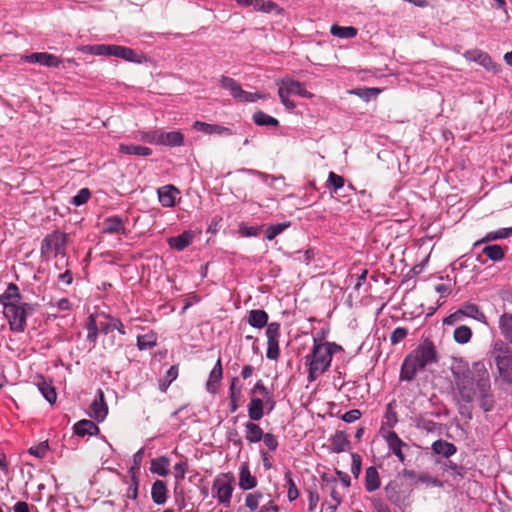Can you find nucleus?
<instances>
[{"label": "nucleus", "instance_id": "1", "mask_svg": "<svg viewBox=\"0 0 512 512\" xmlns=\"http://www.w3.org/2000/svg\"><path fill=\"white\" fill-rule=\"evenodd\" d=\"M451 374L458 403L471 404L477 400L485 412L494 408L490 374L484 362L477 361L469 366L467 362L459 360L452 365Z\"/></svg>", "mask_w": 512, "mask_h": 512}, {"label": "nucleus", "instance_id": "2", "mask_svg": "<svg viewBox=\"0 0 512 512\" xmlns=\"http://www.w3.org/2000/svg\"><path fill=\"white\" fill-rule=\"evenodd\" d=\"M439 360L436 346L430 339L422 340L419 345L404 358L399 378L401 381L414 380L417 373Z\"/></svg>", "mask_w": 512, "mask_h": 512}, {"label": "nucleus", "instance_id": "3", "mask_svg": "<svg viewBox=\"0 0 512 512\" xmlns=\"http://www.w3.org/2000/svg\"><path fill=\"white\" fill-rule=\"evenodd\" d=\"M342 350V347L335 342H323L316 337L313 338V346L304 357V364L307 367L309 383L314 382L330 367L332 357L335 353Z\"/></svg>", "mask_w": 512, "mask_h": 512}, {"label": "nucleus", "instance_id": "4", "mask_svg": "<svg viewBox=\"0 0 512 512\" xmlns=\"http://www.w3.org/2000/svg\"><path fill=\"white\" fill-rule=\"evenodd\" d=\"M268 314L262 309H253L247 316L248 324L256 329L266 328L267 350L266 357L270 360H277L280 355L279 338L281 335L278 322L268 323Z\"/></svg>", "mask_w": 512, "mask_h": 512}, {"label": "nucleus", "instance_id": "5", "mask_svg": "<svg viewBox=\"0 0 512 512\" xmlns=\"http://www.w3.org/2000/svg\"><path fill=\"white\" fill-rule=\"evenodd\" d=\"M498 373L503 381L512 384V351L503 340H496L491 348Z\"/></svg>", "mask_w": 512, "mask_h": 512}, {"label": "nucleus", "instance_id": "6", "mask_svg": "<svg viewBox=\"0 0 512 512\" xmlns=\"http://www.w3.org/2000/svg\"><path fill=\"white\" fill-rule=\"evenodd\" d=\"M235 489V477L232 473H220L217 475L211 486V494L218 504L224 508L231 506L232 496Z\"/></svg>", "mask_w": 512, "mask_h": 512}, {"label": "nucleus", "instance_id": "7", "mask_svg": "<svg viewBox=\"0 0 512 512\" xmlns=\"http://www.w3.org/2000/svg\"><path fill=\"white\" fill-rule=\"evenodd\" d=\"M278 95L281 103L289 110L295 108V103L290 100V95H298L304 98H312L313 94L309 92L305 85L291 78H284L278 82Z\"/></svg>", "mask_w": 512, "mask_h": 512}, {"label": "nucleus", "instance_id": "8", "mask_svg": "<svg viewBox=\"0 0 512 512\" xmlns=\"http://www.w3.org/2000/svg\"><path fill=\"white\" fill-rule=\"evenodd\" d=\"M34 312L33 305L21 303L8 305L4 309V315L8 319L10 329L14 332H23L26 327V318Z\"/></svg>", "mask_w": 512, "mask_h": 512}, {"label": "nucleus", "instance_id": "9", "mask_svg": "<svg viewBox=\"0 0 512 512\" xmlns=\"http://www.w3.org/2000/svg\"><path fill=\"white\" fill-rule=\"evenodd\" d=\"M465 317L472 318L484 325H488L487 317L481 311L479 306L470 302L464 303L458 310L445 317L443 319V324L455 325L462 322Z\"/></svg>", "mask_w": 512, "mask_h": 512}, {"label": "nucleus", "instance_id": "10", "mask_svg": "<svg viewBox=\"0 0 512 512\" xmlns=\"http://www.w3.org/2000/svg\"><path fill=\"white\" fill-rule=\"evenodd\" d=\"M220 85L222 88L229 91L230 95L239 102L253 103L260 99H267L265 94L258 92L252 93L243 90L237 81L228 76H221Z\"/></svg>", "mask_w": 512, "mask_h": 512}, {"label": "nucleus", "instance_id": "11", "mask_svg": "<svg viewBox=\"0 0 512 512\" xmlns=\"http://www.w3.org/2000/svg\"><path fill=\"white\" fill-rule=\"evenodd\" d=\"M20 62L31 64H39L48 68H58L61 64V59L54 54L47 52H35L29 55H19Z\"/></svg>", "mask_w": 512, "mask_h": 512}, {"label": "nucleus", "instance_id": "12", "mask_svg": "<svg viewBox=\"0 0 512 512\" xmlns=\"http://www.w3.org/2000/svg\"><path fill=\"white\" fill-rule=\"evenodd\" d=\"M66 246V234L60 231H54L48 234L42 241V253H62Z\"/></svg>", "mask_w": 512, "mask_h": 512}, {"label": "nucleus", "instance_id": "13", "mask_svg": "<svg viewBox=\"0 0 512 512\" xmlns=\"http://www.w3.org/2000/svg\"><path fill=\"white\" fill-rule=\"evenodd\" d=\"M463 57L470 62H476L487 71L498 73L500 71L499 66L493 62L490 55L480 49H471L463 53Z\"/></svg>", "mask_w": 512, "mask_h": 512}, {"label": "nucleus", "instance_id": "14", "mask_svg": "<svg viewBox=\"0 0 512 512\" xmlns=\"http://www.w3.org/2000/svg\"><path fill=\"white\" fill-rule=\"evenodd\" d=\"M321 480L324 483L322 488L328 491L333 502L330 508L335 511L343 501V494L338 490V480L336 477L327 473L321 475Z\"/></svg>", "mask_w": 512, "mask_h": 512}, {"label": "nucleus", "instance_id": "15", "mask_svg": "<svg viewBox=\"0 0 512 512\" xmlns=\"http://www.w3.org/2000/svg\"><path fill=\"white\" fill-rule=\"evenodd\" d=\"M382 436L387 443L389 450L398 458L401 463H403L405 461V455L402 449L407 447V444L403 442L397 433L393 430H387L383 432Z\"/></svg>", "mask_w": 512, "mask_h": 512}, {"label": "nucleus", "instance_id": "16", "mask_svg": "<svg viewBox=\"0 0 512 512\" xmlns=\"http://www.w3.org/2000/svg\"><path fill=\"white\" fill-rule=\"evenodd\" d=\"M108 414V406L105 402L104 392L101 389L97 390L95 399L90 405V416L96 421H103Z\"/></svg>", "mask_w": 512, "mask_h": 512}, {"label": "nucleus", "instance_id": "17", "mask_svg": "<svg viewBox=\"0 0 512 512\" xmlns=\"http://www.w3.org/2000/svg\"><path fill=\"white\" fill-rule=\"evenodd\" d=\"M111 56L121 58L132 63H142L145 60V56L142 53H138L129 47L120 45H112Z\"/></svg>", "mask_w": 512, "mask_h": 512}, {"label": "nucleus", "instance_id": "18", "mask_svg": "<svg viewBox=\"0 0 512 512\" xmlns=\"http://www.w3.org/2000/svg\"><path fill=\"white\" fill-rule=\"evenodd\" d=\"M158 200L163 207L171 208L176 204V197L179 190L173 185H165L158 189Z\"/></svg>", "mask_w": 512, "mask_h": 512}, {"label": "nucleus", "instance_id": "19", "mask_svg": "<svg viewBox=\"0 0 512 512\" xmlns=\"http://www.w3.org/2000/svg\"><path fill=\"white\" fill-rule=\"evenodd\" d=\"M193 128L195 130L201 131L204 134H208V135L218 134V135L231 136L234 134L232 129H230L228 127L218 125V124H209V123L202 122V121H195L193 123Z\"/></svg>", "mask_w": 512, "mask_h": 512}, {"label": "nucleus", "instance_id": "20", "mask_svg": "<svg viewBox=\"0 0 512 512\" xmlns=\"http://www.w3.org/2000/svg\"><path fill=\"white\" fill-rule=\"evenodd\" d=\"M223 378V368H222V362L221 358H218L216 361L214 367L212 368L208 380L206 382V390L211 393L215 394L218 391L219 383L221 382Z\"/></svg>", "mask_w": 512, "mask_h": 512}, {"label": "nucleus", "instance_id": "21", "mask_svg": "<svg viewBox=\"0 0 512 512\" xmlns=\"http://www.w3.org/2000/svg\"><path fill=\"white\" fill-rule=\"evenodd\" d=\"M258 484V481L255 476H253L250 472L249 465L247 463H242L239 468V482L238 485L240 489L247 491L254 489Z\"/></svg>", "mask_w": 512, "mask_h": 512}, {"label": "nucleus", "instance_id": "22", "mask_svg": "<svg viewBox=\"0 0 512 512\" xmlns=\"http://www.w3.org/2000/svg\"><path fill=\"white\" fill-rule=\"evenodd\" d=\"M268 409V405L265 402V398H251L248 406L247 412L248 417L251 421H259L264 416V409Z\"/></svg>", "mask_w": 512, "mask_h": 512}, {"label": "nucleus", "instance_id": "23", "mask_svg": "<svg viewBox=\"0 0 512 512\" xmlns=\"http://www.w3.org/2000/svg\"><path fill=\"white\" fill-rule=\"evenodd\" d=\"M20 298L21 294L18 286L14 283H9L4 293L0 295V304L6 309L8 305L18 304Z\"/></svg>", "mask_w": 512, "mask_h": 512}, {"label": "nucleus", "instance_id": "24", "mask_svg": "<svg viewBox=\"0 0 512 512\" xmlns=\"http://www.w3.org/2000/svg\"><path fill=\"white\" fill-rule=\"evenodd\" d=\"M36 385H37L40 393L50 404H53L56 402L57 393H56L55 388L53 387L52 382L50 380H47L43 376H39L37 378Z\"/></svg>", "mask_w": 512, "mask_h": 512}, {"label": "nucleus", "instance_id": "25", "mask_svg": "<svg viewBox=\"0 0 512 512\" xmlns=\"http://www.w3.org/2000/svg\"><path fill=\"white\" fill-rule=\"evenodd\" d=\"M103 232L106 234H126V228L122 218L111 216L103 221Z\"/></svg>", "mask_w": 512, "mask_h": 512}, {"label": "nucleus", "instance_id": "26", "mask_svg": "<svg viewBox=\"0 0 512 512\" xmlns=\"http://www.w3.org/2000/svg\"><path fill=\"white\" fill-rule=\"evenodd\" d=\"M381 480L378 470L374 466H369L365 471L364 487L367 492H374L380 488Z\"/></svg>", "mask_w": 512, "mask_h": 512}, {"label": "nucleus", "instance_id": "27", "mask_svg": "<svg viewBox=\"0 0 512 512\" xmlns=\"http://www.w3.org/2000/svg\"><path fill=\"white\" fill-rule=\"evenodd\" d=\"M184 136L180 131L164 132L161 130L159 145L178 147L183 145Z\"/></svg>", "mask_w": 512, "mask_h": 512}, {"label": "nucleus", "instance_id": "28", "mask_svg": "<svg viewBox=\"0 0 512 512\" xmlns=\"http://www.w3.org/2000/svg\"><path fill=\"white\" fill-rule=\"evenodd\" d=\"M193 240V234L191 231H184L182 234L168 239V244L171 248L182 251L187 248Z\"/></svg>", "mask_w": 512, "mask_h": 512}, {"label": "nucleus", "instance_id": "29", "mask_svg": "<svg viewBox=\"0 0 512 512\" xmlns=\"http://www.w3.org/2000/svg\"><path fill=\"white\" fill-rule=\"evenodd\" d=\"M151 498L156 505H163L167 500V486L162 480H156L152 484Z\"/></svg>", "mask_w": 512, "mask_h": 512}, {"label": "nucleus", "instance_id": "30", "mask_svg": "<svg viewBox=\"0 0 512 512\" xmlns=\"http://www.w3.org/2000/svg\"><path fill=\"white\" fill-rule=\"evenodd\" d=\"M256 421H248L244 424L245 428V439L249 443H258L262 440L264 432L262 428L255 423Z\"/></svg>", "mask_w": 512, "mask_h": 512}, {"label": "nucleus", "instance_id": "31", "mask_svg": "<svg viewBox=\"0 0 512 512\" xmlns=\"http://www.w3.org/2000/svg\"><path fill=\"white\" fill-rule=\"evenodd\" d=\"M170 459L167 456H159L151 460L150 471L158 476L165 477L169 474Z\"/></svg>", "mask_w": 512, "mask_h": 512}, {"label": "nucleus", "instance_id": "32", "mask_svg": "<svg viewBox=\"0 0 512 512\" xmlns=\"http://www.w3.org/2000/svg\"><path fill=\"white\" fill-rule=\"evenodd\" d=\"M104 317L106 318V322H102L100 324V329L104 334H108L113 330H117L121 335H125L127 333L120 319L110 315H105Z\"/></svg>", "mask_w": 512, "mask_h": 512}, {"label": "nucleus", "instance_id": "33", "mask_svg": "<svg viewBox=\"0 0 512 512\" xmlns=\"http://www.w3.org/2000/svg\"><path fill=\"white\" fill-rule=\"evenodd\" d=\"M260 393L263 398H265V402L268 405V414L272 412L276 406V402L273 398L272 393L269 389L264 385L262 380H258L254 387L251 389V394Z\"/></svg>", "mask_w": 512, "mask_h": 512}, {"label": "nucleus", "instance_id": "34", "mask_svg": "<svg viewBox=\"0 0 512 512\" xmlns=\"http://www.w3.org/2000/svg\"><path fill=\"white\" fill-rule=\"evenodd\" d=\"M98 432V426L91 420H81L74 425V433L81 437L86 435L93 436Z\"/></svg>", "mask_w": 512, "mask_h": 512}, {"label": "nucleus", "instance_id": "35", "mask_svg": "<svg viewBox=\"0 0 512 512\" xmlns=\"http://www.w3.org/2000/svg\"><path fill=\"white\" fill-rule=\"evenodd\" d=\"M432 450L438 455L449 458L456 453L457 448L453 443L439 439L433 442Z\"/></svg>", "mask_w": 512, "mask_h": 512}, {"label": "nucleus", "instance_id": "36", "mask_svg": "<svg viewBox=\"0 0 512 512\" xmlns=\"http://www.w3.org/2000/svg\"><path fill=\"white\" fill-rule=\"evenodd\" d=\"M119 151L126 155H136V156H150L152 154V150L149 147L135 145V144H120Z\"/></svg>", "mask_w": 512, "mask_h": 512}, {"label": "nucleus", "instance_id": "37", "mask_svg": "<svg viewBox=\"0 0 512 512\" xmlns=\"http://www.w3.org/2000/svg\"><path fill=\"white\" fill-rule=\"evenodd\" d=\"M499 329L502 336L510 343H512V314L503 313L499 317Z\"/></svg>", "mask_w": 512, "mask_h": 512}, {"label": "nucleus", "instance_id": "38", "mask_svg": "<svg viewBox=\"0 0 512 512\" xmlns=\"http://www.w3.org/2000/svg\"><path fill=\"white\" fill-rule=\"evenodd\" d=\"M82 53L96 55V56H111L112 45L95 44L84 45L79 48Z\"/></svg>", "mask_w": 512, "mask_h": 512}, {"label": "nucleus", "instance_id": "39", "mask_svg": "<svg viewBox=\"0 0 512 512\" xmlns=\"http://www.w3.org/2000/svg\"><path fill=\"white\" fill-rule=\"evenodd\" d=\"M85 328L87 330V341H89L94 347L96 345L99 334V328L97 325L96 316L94 314H90L88 316Z\"/></svg>", "mask_w": 512, "mask_h": 512}, {"label": "nucleus", "instance_id": "40", "mask_svg": "<svg viewBox=\"0 0 512 512\" xmlns=\"http://www.w3.org/2000/svg\"><path fill=\"white\" fill-rule=\"evenodd\" d=\"M263 499V493L254 491L245 495L244 505L250 512H257L260 509V502Z\"/></svg>", "mask_w": 512, "mask_h": 512}, {"label": "nucleus", "instance_id": "41", "mask_svg": "<svg viewBox=\"0 0 512 512\" xmlns=\"http://www.w3.org/2000/svg\"><path fill=\"white\" fill-rule=\"evenodd\" d=\"M357 29L353 26H339V25H332L330 28V33L335 36L342 39H349L354 38L357 35Z\"/></svg>", "mask_w": 512, "mask_h": 512}, {"label": "nucleus", "instance_id": "42", "mask_svg": "<svg viewBox=\"0 0 512 512\" xmlns=\"http://www.w3.org/2000/svg\"><path fill=\"white\" fill-rule=\"evenodd\" d=\"M472 338V330L466 325H460L455 328L453 339L458 344H467Z\"/></svg>", "mask_w": 512, "mask_h": 512}, {"label": "nucleus", "instance_id": "43", "mask_svg": "<svg viewBox=\"0 0 512 512\" xmlns=\"http://www.w3.org/2000/svg\"><path fill=\"white\" fill-rule=\"evenodd\" d=\"M344 184L345 180L341 175H338L335 172H330L328 174L326 187L331 194L337 193L338 190L344 187Z\"/></svg>", "mask_w": 512, "mask_h": 512}, {"label": "nucleus", "instance_id": "44", "mask_svg": "<svg viewBox=\"0 0 512 512\" xmlns=\"http://www.w3.org/2000/svg\"><path fill=\"white\" fill-rule=\"evenodd\" d=\"M157 344V335L154 332H149L145 335L137 337V347L139 350H147L153 348Z\"/></svg>", "mask_w": 512, "mask_h": 512}, {"label": "nucleus", "instance_id": "45", "mask_svg": "<svg viewBox=\"0 0 512 512\" xmlns=\"http://www.w3.org/2000/svg\"><path fill=\"white\" fill-rule=\"evenodd\" d=\"M253 121L258 126L276 127L279 124V121L276 118L264 113L263 111H256L253 114Z\"/></svg>", "mask_w": 512, "mask_h": 512}, {"label": "nucleus", "instance_id": "46", "mask_svg": "<svg viewBox=\"0 0 512 512\" xmlns=\"http://www.w3.org/2000/svg\"><path fill=\"white\" fill-rule=\"evenodd\" d=\"M284 478L287 485V498L290 502H293L299 497V490L295 484L290 470L285 472Z\"/></svg>", "mask_w": 512, "mask_h": 512}, {"label": "nucleus", "instance_id": "47", "mask_svg": "<svg viewBox=\"0 0 512 512\" xmlns=\"http://www.w3.org/2000/svg\"><path fill=\"white\" fill-rule=\"evenodd\" d=\"M331 445L333 452L340 453L348 448L350 442L343 433H336L331 439Z\"/></svg>", "mask_w": 512, "mask_h": 512}, {"label": "nucleus", "instance_id": "48", "mask_svg": "<svg viewBox=\"0 0 512 512\" xmlns=\"http://www.w3.org/2000/svg\"><path fill=\"white\" fill-rule=\"evenodd\" d=\"M483 254H485L491 261H500L504 258V250L500 245L493 244L487 245L483 248Z\"/></svg>", "mask_w": 512, "mask_h": 512}, {"label": "nucleus", "instance_id": "49", "mask_svg": "<svg viewBox=\"0 0 512 512\" xmlns=\"http://www.w3.org/2000/svg\"><path fill=\"white\" fill-rule=\"evenodd\" d=\"M290 226V222L273 224L267 227L266 229V238L269 241L275 239L279 234H281L285 229Z\"/></svg>", "mask_w": 512, "mask_h": 512}, {"label": "nucleus", "instance_id": "50", "mask_svg": "<svg viewBox=\"0 0 512 512\" xmlns=\"http://www.w3.org/2000/svg\"><path fill=\"white\" fill-rule=\"evenodd\" d=\"M380 92L381 90L379 88H358L351 91L352 94L359 96L365 101L376 98Z\"/></svg>", "mask_w": 512, "mask_h": 512}, {"label": "nucleus", "instance_id": "51", "mask_svg": "<svg viewBox=\"0 0 512 512\" xmlns=\"http://www.w3.org/2000/svg\"><path fill=\"white\" fill-rule=\"evenodd\" d=\"M512 235V228H501L496 231L489 232L482 242L493 241L498 239L509 238Z\"/></svg>", "mask_w": 512, "mask_h": 512}, {"label": "nucleus", "instance_id": "52", "mask_svg": "<svg viewBox=\"0 0 512 512\" xmlns=\"http://www.w3.org/2000/svg\"><path fill=\"white\" fill-rule=\"evenodd\" d=\"M229 400L234 401H241L242 398V386L239 385L238 378L234 377L231 380L230 386H229Z\"/></svg>", "mask_w": 512, "mask_h": 512}, {"label": "nucleus", "instance_id": "53", "mask_svg": "<svg viewBox=\"0 0 512 512\" xmlns=\"http://www.w3.org/2000/svg\"><path fill=\"white\" fill-rule=\"evenodd\" d=\"M397 422H398L397 413L394 410L393 403H389L386 406L385 423L389 428H393Z\"/></svg>", "mask_w": 512, "mask_h": 512}, {"label": "nucleus", "instance_id": "54", "mask_svg": "<svg viewBox=\"0 0 512 512\" xmlns=\"http://www.w3.org/2000/svg\"><path fill=\"white\" fill-rule=\"evenodd\" d=\"M144 458V449H139L132 457V466L130 468L131 476L135 475L137 476V473L141 467L142 461Z\"/></svg>", "mask_w": 512, "mask_h": 512}, {"label": "nucleus", "instance_id": "55", "mask_svg": "<svg viewBox=\"0 0 512 512\" xmlns=\"http://www.w3.org/2000/svg\"><path fill=\"white\" fill-rule=\"evenodd\" d=\"M408 335V329L404 327H397L393 330L390 335V342L392 345H396L403 341Z\"/></svg>", "mask_w": 512, "mask_h": 512}, {"label": "nucleus", "instance_id": "56", "mask_svg": "<svg viewBox=\"0 0 512 512\" xmlns=\"http://www.w3.org/2000/svg\"><path fill=\"white\" fill-rule=\"evenodd\" d=\"M362 470V458L357 453H351V473L358 478Z\"/></svg>", "mask_w": 512, "mask_h": 512}, {"label": "nucleus", "instance_id": "57", "mask_svg": "<svg viewBox=\"0 0 512 512\" xmlns=\"http://www.w3.org/2000/svg\"><path fill=\"white\" fill-rule=\"evenodd\" d=\"M178 368L177 366H171L166 372L165 382L160 384V389L165 391L167 387L177 378Z\"/></svg>", "mask_w": 512, "mask_h": 512}, {"label": "nucleus", "instance_id": "58", "mask_svg": "<svg viewBox=\"0 0 512 512\" xmlns=\"http://www.w3.org/2000/svg\"><path fill=\"white\" fill-rule=\"evenodd\" d=\"M90 196V191L87 188H83L72 198L71 203L75 206H81L89 200Z\"/></svg>", "mask_w": 512, "mask_h": 512}, {"label": "nucleus", "instance_id": "59", "mask_svg": "<svg viewBox=\"0 0 512 512\" xmlns=\"http://www.w3.org/2000/svg\"><path fill=\"white\" fill-rule=\"evenodd\" d=\"M306 492L308 496V510L309 512H314L320 500L319 494L316 489H308Z\"/></svg>", "mask_w": 512, "mask_h": 512}, {"label": "nucleus", "instance_id": "60", "mask_svg": "<svg viewBox=\"0 0 512 512\" xmlns=\"http://www.w3.org/2000/svg\"><path fill=\"white\" fill-rule=\"evenodd\" d=\"M188 470L187 461H180L174 465V476L177 481H181L185 478Z\"/></svg>", "mask_w": 512, "mask_h": 512}, {"label": "nucleus", "instance_id": "61", "mask_svg": "<svg viewBox=\"0 0 512 512\" xmlns=\"http://www.w3.org/2000/svg\"><path fill=\"white\" fill-rule=\"evenodd\" d=\"M48 449H49L48 444L46 442H42L37 446L31 447L29 449V453L38 458H43V457H45Z\"/></svg>", "mask_w": 512, "mask_h": 512}, {"label": "nucleus", "instance_id": "62", "mask_svg": "<svg viewBox=\"0 0 512 512\" xmlns=\"http://www.w3.org/2000/svg\"><path fill=\"white\" fill-rule=\"evenodd\" d=\"M161 130L146 132L142 135V139L150 144L159 145Z\"/></svg>", "mask_w": 512, "mask_h": 512}, {"label": "nucleus", "instance_id": "63", "mask_svg": "<svg viewBox=\"0 0 512 512\" xmlns=\"http://www.w3.org/2000/svg\"><path fill=\"white\" fill-rule=\"evenodd\" d=\"M264 444L268 447L270 451H275L278 447V440L275 435L272 433H264L263 437Z\"/></svg>", "mask_w": 512, "mask_h": 512}, {"label": "nucleus", "instance_id": "64", "mask_svg": "<svg viewBox=\"0 0 512 512\" xmlns=\"http://www.w3.org/2000/svg\"><path fill=\"white\" fill-rule=\"evenodd\" d=\"M361 417V412L358 409H352L344 413L341 419L346 423H353Z\"/></svg>", "mask_w": 512, "mask_h": 512}]
</instances>
